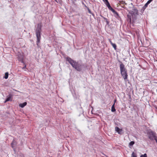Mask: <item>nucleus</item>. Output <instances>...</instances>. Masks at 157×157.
<instances>
[{
	"instance_id": "13",
	"label": "nucleus",
	"mask_w": 157,
	"mask_h": 157,
	"mask_svg": "<svg viewBox=\"0 0 157 157\" xmlns=\"http://www.w3.org/2000/svg\"><path fill=\"white\" fill-rule=\"evenodd\" d=\"M9 74L8 72H7L5 73V76L4 78L5 79H7L8 78Z\"/></svg>"
},
{
	"instance_id": "37",
	"label": "nucleus",
	"mask_w": 157,
	"mask_h": 157,
	"mask_svg": "<svg viewBox=\"0 0 157 157\" xmlns=\"http://www.w3.org/2000/svg\"><path fill=\"white\" fill-rule=\"evenodd\" d=\"M116 100H114V104H115V103L116 102Z\"/></svg>"
},
{
	"instance_id": "1",
	"label": "nucleus",
	"mask_w": 157,
	"mask_h": 157,
	"mask_svg": "<svg viewBox=\"0 0 157 157\" xmlns=\"http://www.w3.org/2000/svg\"><path fill=\"white\" fill-rule=\"evenodd\" d=\"M67 61L71 64L72 67L78 71H81L84 67L83 63H80L73 60L68 57L66 58Z\"/></svg>"
},
{
	"instance_id": "33",
	"label": "nucleus",
	"mask_w": 157,
	"mask_h": 157,
	"mask_svg": "<svg viewBox=\"0 0 157 157\" xmlns=\"http://www.w3.org/2000/svg\"><path fill=\"white\" fill-rule=\"evenodd\" d=\"M154 140H155L156 142L157 143V138H155Z\"/></svg>"
},
{
	"instance_id": "9",
	"label": "nucleus",
	"mask_w": 157,
	"mask_h": 157,
	"mask_svg": "<svg viewBox=\"0 0 157 157\" xmlns=\"http://www.w3.org/2000/svg\"><path fill=\"white\" fill-rule=\"evenodd\" d=\"M27 104V103L26 102H24L23 103L20 104L19 105V106L20 107H21V108H23Z\"/></svg>"
},
{
	"instance_id": "16",
	"label": "nucleus",
	"mask_w": 157,
	"mask_h": 157,
	"mask_svg": "<svg viewBox=\"0 0 157 157\" xmlns=\"http://www.w3.org/2000/svg\"><path fill=\"white\" fill-rule=\"evenodd\" d=\"M132 157H137L136 155L134 153V152H133L132 154Z\"/></svg>"
},
{
	"instance_id": "19",
	"label": "nucleus",
	"mask_w": 157,
	"mask_h": 157,
	"mask_svg": "<svg viewBox=\"0 0 157 157\" xmlns=\"http://www.w3.org/2000/svg\"><path fill=\"white\" fill-rule=\"evenodd\" d=\"M105 3L106 6L110 4L108 0L105 2Z\"/></svg>"
},
{
	"instance_id": "14",
	"label": "nucleus",
	"mask_w": 157,
	"mask_h": 157,
	"mask_svg": "<svg viewBox=\"0 0 157 157\" xmlns=\"http://www.w3.org/2000/svg\"><path fill=\"white\" fill-rule=\"evenodd\" d=\"M111 45L115 50L117 49V46L115 44L113 43Z\"/></svg>"
},
{
	"instance_id": "40",
	"label": "nucleus",
	"mask_w": 157,
	"mask_h": 157,
	"mask_svg": "<svg viewBox=\"0 0 157 157\" xmlns=\"http://www.w3.org/2000/svg\"><path fill=\"white\" fill-rule=\"evenodd\" d=\"M156 91H157V89Z\"/></svg>"
},
{
	"instance_id": "36",
	"label": "nucleus",
	"mask_w": 157,
	"mask_h": 157,
	"mask_svg": "<svg viewBox=\"0 0 157 157\" xmlns=\"http://www.w3.org/2000/svg\"><path fill=\"white\" fill-rule=\"evenodd\" d=\"M104 2H105L106 1H107L108 0H102Z\"/></svg>"
},
{
	"instance_id": "7",
	"label": "nucleus",
	"mask_w": 157,
	"mask_h": 157,
	"mask_svg": "<svg viewBox=\"0 0 157 157\" xmlns=\"http://www.w3.org/2000/svg\"><path fill=\"white\" fill-rule=\"evenodd\" d=\"M18 58L19 61H21L22 63H24L23 60L24 58V56L23 54H20L18 55Z\"/></svg>"
},
{
	"instance_id": "8",
	"label": "nucleus",
	"mask_w": 157,
	"mask_h": 157,
	"mask_svg": "<svg viewBox=\"0 0 157 157\" xmlns=\"http://www.w3.org/2000/svg\"><path fill=\"white\" fill-rule=\"evenodd\" d=\"M12 96L11 94H9L7 96V98H6V101H5V103H6V101H10L11 100V98H12Z\"/></svg>"
},
{
	"instance_id": "22",
	"label": "nucleus",
	"mask_w": 157,
	"mask_h": 157,
	"mask_svg": "<svg viewBox=\"0 0 157 157\" xmlns=\"http://www.w3.org/2000/svg\"><path fill=\"white\" fill-rule=\"evenodd\" d=\"M104 20H105V21L106 22L107 24H108L109 23V22L108 21L107 19L106 18H105L104 19Z\"/></svg>"
},
{
	"instance_id": "24",
	"label": "nucleus",
	"mask_w": 157,
	"mask_h": 157,
	"mask_svg": "<svg viewBox=\"0 0 157 157\" xmlns=\"http://www.w3.org/2000/svg\"><path fill=\"white\" fill-rule=\"evenodd\" d=\"M114 14H116L117 16H118V13L115 11V12L113 13Z\"/></svg>"
},
{
	"instance_id": "30",
	"label": "nucleus",
	"mask_w": 157,
	"mask_h": 157,
	"mask_svg": "<svg viewBox=\"0 0 157 157\" xmlns=\"http://www.w3.org/2000/svg\"><path fill=\"white\" fill-rule=\"evenodd\" d=\"M109 40L110 43L111 44H113L110 39H109Z\"/></svg>"
},
{
	"instance_id": "2",
	"label": "nucleus",
	"mask_w": 157,
	"mask_h": 157,
	"mask_svg": "<svg viewBox=\"0 0 157 157\" xmlns=\"http://www.w3.org/2000/svg\"><path fill=\"white\" fill-rule=\"evenodd\" d=\"M37 27L36 29V36L37 38V45L38 46L40 40V33L41 32V25L40 24H39L37 25Z\"/></svg>"
},
{
	"instance_id": "20",
	"label": "nucleus",
	"mask_w": 157,
	"mask_h": 157,
	"mask_svg": "<svg viewBox=\"0 0 157 157\" xmlns=\"http://www.w3.org/2000/svg\"><path fill=\"white\" fill-rule=\"evenodd\" d=\"M153 0H149L147 2V3L148 4L150 3Z\"/></svg>"
},
{
	"instance_id": "12",
	"label": "nucleus",
	"mask_w": 157,
	"mask_h": 157,
	"mask_svg": "<svg viewBox=\"0 0 157 157\" xmlns=\"http://www.w3.org/2000/svg\"><path fill=\"white\" fill-rule=\"evenodd\" d=\"M16 143L15 140H13V142H12V143H11V145H12V147L13 148V145H16Z\"/></svg>"
},
{
	"instance_id": "17",
	"label": "nucleus",
	"mask_w": 157,
	"mask_h": 157,
	"mask_svg": "<svg viewBox=\"0 0 157 157\" xmlns=\"http://www.w3.org/2000/svg\"><path fill=\"white\" fill-rule=\"evenodd\" d=\"M140 157H147V155L145 153L144 155H141Z\"/></svg>"
},
{
	"instance_id": "39",
	"label": "nucleus",
	"mask_w": 157,
	"mask_h": 157,
	"mask_svg": "<svg viewBox=\"0 0 157 157\" xmlns=\"http://www.w3.org/2000/svg\"><path fill=\"white\" fill-rule=\"evenodd\" d=\"M128 18H129L128 15Z\"/></svg>"
},
{
	"instance_id": "25",
	"label": "nucleus",
	"mask_w": 157,
	"mask_h": 157,
	"mask_svg": "<svg viewBox=\"0 0 157 157\" xmlns=\"http://www.w3.org/2000/svg\"><path fill=\"white\" fill-rule=\"evenodd\" d=\"M111 11L113 13H114L115 12V10L114 9H113V8H112Z\"/></svg>"
},
{
	"instance_id": "6",
	"label": "nucleus",
	"mask_w": 157,
	"mask_h": 157,
	"mask_svg": "<svg viewBox=\"0 0 157 157\" xmlns=\"http://www.w3.org/2000/svg\"><path fill=\"white\" fill-rule=\"evenodd\" d=\"M120 71H127L124 65L122 63H121L120 65Z\"/></svg>"
},
{
	"instance_id": "5",
	"label": "nucleus",
	"mask_w": 157,
	"mask_h": 157,
	"mask_svg": "<svg viewBox=\"0 0 157 157\" xmlns=\"http://www.w3.org/2000/svg\"><path fill=\"white\" fill-rule=\"evenodd\" d=\"M132 10V12H133L132 16L133 17V15L136 16V18H135V19L136 20L138 16L139 15L138 13V10L136 8H134Z\"/></svg>"
},
{
	"instance_id": "11",
	"label": "nucleus",
	"mask_w": 157,
	"mask_h": 157,
	"mask_svg": "<svg viewBox=\"0 0 157 157\" xmlns=\"http://www.w3.org/2000/svg\"><path fill=\"white\" fill-rule=\"evenodd\" d=\"M115 130L117 132L118 131H119V130L121 131H122V129H120L119 127H115Z\"/></svg>"
},
{
	"instance_id": "27",
	"label": "nucleus",
	"mask_w": 157,
	"mask_h": 157,
	"mask_svg": "<svg viewBox=\"0 0 157 157\" xmlns=\"http://www.w3.org/2000/svg\"><path fill=\"white\" fill-rule=\"evenodd\" d=\"M111 11L113 13H114L115 12V10L114 9H113V8H112Z\"/></svg>"
},
{
	"instance_id": "38",
	"label": "nucleus",
	"mask_w": 157,
	"mask_h": 157,
	"mask_svg": "<svg viewBox=\"0 0 157 157\" xmlns=\"http://www.w3.org/2000/svg\"><path fill=\"white\" fill-rule=\"evenodd\" d=\"M129 21H130V22L131 21V18H129Z\"/></svg>"
},
{
	"instance_id": "15",
	"label": "nucleus",
	"mask_w": 157,
	"mask_h": 157,
	"mask_svg": "<svg viewBox=\"0 0 157 157\" xmlns=\"http://www.w3.org/2000/svg\"><path fill=\"white\" fill-rule=\"evenodd\" d=\"M135 144V142L133 141H132L130 142V143L129 144V146H132L134 144Z\"/></svg>"
},
{
	"instance_id": "18",
	"label": "nucleus",
	"mask_w": 157,
	"mask_h": 157,
	"mask_svg": "<svg viewBox=\"0 0 157 157\" xmlns=\"http://www.w3.org/2000/svg\"><path fill=\"white\" fill-rule=\"evenodd\" d=\"M146 8V7H145V6H144L142 8V9L141 10V11L143 12L145 9Z\"/></svg>"
},
{
	"instance_id": "28",
	"label": "nucleus",
	"mask_w": 157,
	"mask_h": 157,
	"mask_svg": "<svg viewBox=\"0 0 157 157\" xmlns=\"http://www.w3.org/2000/svg\"><path fill=\"white\" fill-rule=\"evenodd\" d=\"M122 131H120V130H119V131H118V132H118V133H119V134H122L121 132H122Z\"/></svg>"
},
{
	"instance_id": "31",
	"label": "nucleus",
	"mask_w": 157,
	"mask_h": 157,
	"mask_svg": "<svg viewBox=\"0 0 157 157\" xmlns=\"http://www.w3.org/2000/svg\"><path fill=\"white\" fill-rule=\"evenodd\" d=\"M106 6L108 7V9L110 7H111L110 4L109 5H107Z\"/></svg>"
},
{
	"instance_id": "34",
	"label": "nucleus",
	"mask_w": 157,
	"mask_h": 157,
	"mask_svg": "<svg viewBox=\"0 0 157 157\" xmlns=\"http://www.w3.org/2000/svg\"><path fill=\"white\" fill-rule=\"evenodd\" d=\"M104 19L105 18V17H104L103 16H102L101 15H100Z\"/></svg>"
},
{
	"instance_id": "23",
	"label": "nucleus",
	"mask_w": 157,
	"mask_h": 157,
	"mask_svg": "<svg viewBox=\"0 0 157 157\" xmlns=\"http://www.w3.org/2000/svg\"><path fill=\"white\" fill-rule=\"evenodd\" d=\"M104 20H105V21L106 22L107 24H108L109 23V22L108 21L107 19L106 18H105L104 19Z\"/></svg>"
},
{
	"instance_id": "21",
	"label": "nucleus",
	"mask_w": 157,
	"mask_h": 157,
	"mask_svg": "<svg viewBox=\"0 0 157 157\" xmlns=\"http://www.w3.org/2000/svg\"><path fill=\"white\" fill-rule=\"evenodd\" d=\"M120 3L121 4H124V3H125V2H124V1H120Z\"/></svg>"
},
{
	"instance_id": "35",
	"label": "nucleus",
	"mask_w": 157,
	"mask_h": 157,
	"mask_svg": "<svg viewBox=\"0 0 157 157\" xmlns=\"http://www.w3.org/2000/svg\"><path fill=\"white\" fill-rule=\"evenodd\" d=\"M112 8H113L111 7H110L109 8V9L111 10Z\"/></svg>"
},
{
	"instance_id": "26",
	"label": "nucleus",
	"mask_w": 157,
	"mask_h": 157,
	"mask_svg": "<svg viewBox=\"0 0 157 157\" xmlns=\"http://www.w3.org/2000/svg\"><path fill=\"white\" fill-rule=\"evenodd\" d=\"M111 11L113 13H114L115 12V10L114 9H113V8H112Z\"/></svg>"
},
{
	"instance_id": "32",
	"label": "nucleus",
	"mask_w": 157,
	"mask_h": 157,
	"mask_svg": "<svg viewBox=\"0 0 157 157\" xmlns=\"http://www.w3.org/2000/svg\"><path fill=\"white\" fill-rule=\"evenodd\" d=\"M26 65H25L23 67V69H25L26 68Z\"/></svg>"
},
{
	"instance_id": "3",
	"label": "nucleus",
	"mask_w": 157,
	"mask_h": 157,
	"mask_svg": "<svg viewBox=\"0 0 157 157\" xmlns=\"http://www.w3.org/2000/svg\"><path fill=\"white\" fill-rule=\"evenodd\" d=\"M147 134L148 138L151 140H153L157 138L155 132L151 129L147 131Z\"/></svg>"
},
{
	"instance_id": "4",
	"label": "nucleus",
	"mask_w": 157,
	"mask_h": 157,
	"mask_svg": "<svg viewBox=\"0 0 157 157\" xmlns=\"http://www.w3.org/2000/svg\"><path fill=\"white\" fill-rule=\"evenodd\" d=\"M121 74L125 81L127 79L128 74L127 71H120Z\"/></svg>"
},
{
	"instance_id": "10",
	"label": "nucleus",
	"mask_w": 157,
	"mask_h": 157,
	"mask_svg": "<svg viewBox=\"0 0 157 157\" xmlns=\"http://www.w3.org/2000/svg\"><path fill=\"white\" fill-rule=\"evenodd\" d=\"M115 104L114 103L112 105L111 108V111L112 112H114L116 111V109L114 107Z\"/></svg>"
},
{
	"instance_id": "29",
	"label": "nucleus",
	"mask_w": 157,
	"mask_h": 157,
	"mask_svg": "<svg viewBox=\"0 0 157 157\" xmlns=\"http://www.w3.org/2000/svg\"><path fill=\"white\" fill-rule=\"evenodd\" d=\"M148 4H147V3H146L145 4V5H144V6H145V7H147V6L148 5Z\"/></svg>"
}]
</instances>
